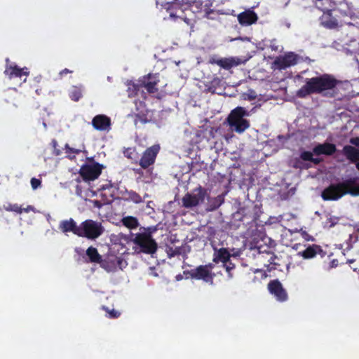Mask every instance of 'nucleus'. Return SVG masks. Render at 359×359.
I'll return each instance as SVG.
<instances>
[{"label": "nucleus", "mask_w": 359, "mask_h": 359, "mask_svg": "<svg viewBox=\"0 0 359 359\" xmlns=\"http://www.w3.org/2000/svg\"><path fill=\"white\" fill-rule=\"evenodd\" d=\"M127 93L129 97H133L138 95L139 93H141V96L144 100H146L147 97V93H145L142 89V86L140 85V79L137 81V83H135L133 81H127Z\"/></svg>", "instance_id": "nucleus-24"}, {"label": "nucleus", "mask_w": 359, "mask_h": 359, "mask_svg": "<svg viewBox=\"0 0 359 359\" xmlns=\"http://www.w3.org/2000/svg\"><path fill=\"white\" fill-rule=\"evenodd\" d=\"M358 231H359V229H358Z\"/></svg>", "instance_id": "nucleus-58"}, {"label": "nucleus", "mask_w": 359, "mask_h": 359, "mask_svg": "<svg viewBox=\"0 0 359 359\" xmlns=\"http://www.w3.org/2000/svg\"><path fill=\"white\" fill-rule=\"evenodd\" d=\"M244 61L238 57H219L217 55L210 56L208 63L211 65H217L221 68L229 70L230 69L237 67Z\"/></svg>", "instance_id": "nucleus-9"}, {"label": "nucleus", "mask_w": 359, "mask_h": 359, "mask_svg": "<svg viewBox=\"0 0 359 359\" xmlns=\"http://www.w3.org/2000/svg\"><path fill=\"white\" fill-rule=\"evenodd\" d=\"M134 151V149H131V148H128L125 151H124V154L125 156L128 158H132L131 157V154H133V152Z\"/></svg>", "instance_id": "nucleus-44"}, {"label": "nucleus", "mask_w": 359, "mask_h": 359, "mask_svg": "<svg viewBox=\"0 0 359 359\" xmlns=\"http://www.w3.org/2000/svg\"><path fill=\"white\" fill-rule=\"evenodd\" d=\"M337 11H326L320 18L321 25L328 29H334L338 27V20L333 13Z\"/></svg>", "instance_id": "nucleus-21"}, {"label": "nucleus", "mask_w": 359, "mask_h": 359, "mask_svg": "<svg viewBox=\"0 0 359 359\" xmlns=\"http://www.w3.org/2000/svg\"><path fill=\"white\" fill-rule=\"evenodd\" d=\"M86 255L89 259V262L91 263L99 264L102 259V256L99 254L97 248L93 246H90L86 250Z\"/></svg>", "instance_id": "nucleus-30"}, {"label": "nucleus", "mask_w": 359, "mask_h": 359, "mask_svg": "<svg viewBox=\"0 0 359 359\" xmlns=\"http://www.w3.org/2000/svg\"><path fill=\"white\" fill-rule=\"evenodd\" d=\"M343 153L346 158L353 163L359 161V149L353 146H344L343 148ZM356 168L359 170V162L356 163Z\"/></svg>", "instance_id": "nucleus-27"}, {"label": "nucleus", "mask_w": 359, "mask_h": 359, "mask_svg": "<svg viewBox=\"0 0 359 359\" xmlns=\"http://www.w3.org/2000/svg\"><path fill=\"white\" fill-rule=\"evenodd\" d=\"M65 151L67 154H69V157L70 158H72L73 157H75V154H79L81 152L80 149L72 148L69 147L68 144H65Z\"/></svg>", "instance_id": "nucleus-40"}, {"label": "nucleus", "mask_w": 359, "mask_h": 359, "mask_svg": "<svg viewBox=\"0 0 359 359\" xmlns=\"http://www.w3.org/2000/svg\"><path fill=\"white\" fill-rule=\"evenodd\" d=\"M268 290L274 295L277 301L283 302L287 299V292L278 279L271 280L268 283Z\"/></svg>", "instance_id": "nucleus-15"}, {"label": "nucleus", "mask_w": 359, "mask_h": 359, "mask_svg": "<svg viewBox=\"0 0 359 359\" xmlns=\"http://www.w3.org/2000/svg\"><path fill=\"white\" fill-rule=\"evenodd\" d=\"M133 242L140 248V251L143 253L152 255L157 250V243L150 233H137Z\"/></svg>", "instance_id": "nucleus-7"}, {"label": "nucleus", "mask_w": 359, "mask_h": 359, "mask_svg": "<svg viewBox=\"0 0 359 359\" xmlns=\"http://www.w3.org/2000/svg\"><path fill=\"white\" fill-rule=\"evenodd\" d=\"M123 224L130 229L136 228L139 223L136 217L133 216L125 217L122 219Z\"/></svg>", "instance_id": "nucleus-33"}, {"label": "nucleus", "mask_w": 359, "mask_h": 359, "mask_svg": "<svg viewBox=\"0 0 359 359\" xmlns=\"http://www.w3.org/2000/svg\"><path fill=\"white\" fill-rule=\"evenodd\" d=\"M177 1L179 5L174 6V4H172L170 10L166 11L169 13L171 18H180L188 22L189 18L186 12L189 11V1L184 2L183 0H177Z\"/></svg>", "instance_id": "nucleus-14"}, {"label": "nucleus", "mask_w": 359, "mask_h": 359, "mask_svg": "<svg viewBox=\"0 0 359 359\" xmlns=\"http://www.w3.org/2000/svg\"><path fill=\"white\" fill-rule=\"evenodd\" d=\"M142 168H137V169H135V173L137 174H142Z\"/></svg>", "instance_id": "nucleus-48"}, {"label": "nucleus", "mask_w": 359, "mask_h": 359, "mask_svg": "<svg viewBox=\"0 0 359 359\" xmlns=\"http://www.w3.org/2000/svg\"><path fill=\"white\" fill-rule=\"evenodd\" d=\"M179 254H180V252L179 250H176L174 252H172V253L171 254V256H174V255H179Z\"/></svg>", "instance_id": "nucleus-50"}, {"label": "nucleus", "mask_w": 359, "mask_h": 359, "mask_svg": "<svg viewBox=\"0 0 359 359\" xmlns=\"http://www.w3.org/2000/svg\"><path fill=\"white\" fill-rule=\"evenodd\" d=\"M214 0H193L189 1V11L194 13H203L206 14L213 6Z\"/></svg>", "instance_id": "nucleus-17"}, {"label": "nucleus", "mask_w": 359, "mask_h": 359, "mask_svg": "<svg viewBox=\"0 0 359 359\" xmlns=\"http://www.w3.org/2000/svg\"><path fill=\"white\" fill-rule=\"evenodd\" d=\"M111 119L106 115H96L92 120L93 128L100 131L109 130L111 126Z\"/></svg>", "instance_id": "nucleus-19"}, {"label": "nucleus", "mask_w": 359, "mask_h": 359, "mask_svg": "<svg viewBox=\"0 0 359 359\" xmlns=\"http://www.w3.org/2000/svg\"><path fill=\"white\" fill-rule=\"evenodd\" d=\"M69 96L73 101H79L83 96L82 89L80 87L73 86L69 91Z\"/></svg>", "instance_id": "nucleus-35"}, {"label": "nucleus", "mask_w": 359, "mask_h": 359, "mask_svg": "<svg viewBox=\"0 0 359 359\" xmlns=\"http://www.w3.org/2000/svg\"><path fill=\"white\" fill-rule=\"evenodd\" d=\"M35 79L37 81V82H39L40 79H41V76H37Z\"/></svg>", "instance_id": "nucleus-55"}, {"label": "nucleus", "mask_w": 359, "mask_h": 359, "mask_svg": "<svg viewBox=\"0 0 359 359\" xmlns=\"http://www.w3.org/2000/svg\"><path fill=\"white\" fill-rule=\"evenodd\" d=\"M172 4H174V6L179 5L177 0H165L162 2L161 6L165 10H170Z\"/></svg>", "instance_id": "nucleus-41"}, {"label": "nucleus", "mask_w": 359, "mask_h": 359, "mask_svg": "<svg viewBox=\"0 0 359 359\" xmlns=\"http://www.w3.org/2000/svg\"><path fill=\"white\" fill-rule=\"evenodd\" d=\"M123 259L120 257L110 255L104 259H101L99 263L100 266L107 272H114L118 268L121 269Z\"/></svg>", "instance_id": "nucleus-16"}, {"label": "nucleus", "mask_w": 359, "mask_h": 359, "mask_svg": "<svg viewBox=\"0 0 359 359\" xmlns=\"http://www.w3.org/2000/svg\"><path fill=\"white\" fill-rule=\"evenodd\" d=\"M315 6L323 11H337L334 8V3L332 0H313Z\"/></svg>", "instance_id": "nucleus-29"}, {"label": "nucleus", "mask_w": 359, "mask_h": 359, "mask_svg": "<svg viewBox=\"0 0 359 359\" xmlns=\"http://www.w3.org/2000/svg\"><path fill=\"white\" fill-rule=\"evenodd\" d=\"M160 151L159 144H154L148 147L143 153L139 161L141 168L147 169L153 165Z\"/></svg>", "instance_id": "nucleus-11"}, {"label": "nucleus", "mask_w": 359, "mask_h": 359, "mask_svg": "<svg viewBox=\"0 0 359 359\" xmlns=\"http://www.w3.org/2000/svg\"><path fill=\"white\" fill-rule=\"evenodd\" d=\"M52 143H53V147H55V146L57 145V141H56L55 140H53L52 141Z\"/></svg>", "instance_id": "nucleus-54"}, {"label": "nucleus", "mask_w": 359, "mask_h": 359, "mask_svg": "<svg viewBox=\"0 0 359 359\" xmlns=\"http://www.w3.org/2000/svg\"><path fill=\"white\" fill-rule=\"evenodd\" d=\"M325 254L321 246L318 245H311L308 246L304 250L299 252V255L305 259H309L315 257L318 254Z\"/></svg>", "instance_id": "nucleus-26"}, {"label": "nucleus", "mask_w": 359, "mask_h": 359, "mask_svg": "<svg viewBox=\"0 0 359 359\" xmlns=\"http://www.w3.org/2000/svg\"><path fill=\"white\" fill-rule=\"evenodd\" d=\"M159 77L158 74L149 73L140 78L142 88H144L147 93L153 95L152 96L158 100H161L163 97V94L158 92L157 85L159 83Z\"/></svg>", "instance_id": "nucleus-6"}, {"label": "nucleus", "mask_w": 359, "mask_h": 359, "mask_svg": "<svg viewBox=\"0 0 359 359\" xmlns=\"http://www.w3.org/2000/svg\"><path fill=\"white\" fill-rule=\"evenodd\" d=\"M339 265V262L337 259H332L330 262V268H335Z\"/></svg>", "instance_id": "nucleus-46"}, {"label": "nucleus", "mask_w": 359, "mask_h": 359, "mask_svg": "<svg viewBox=\"0 0 359 359\" xmlns=\"http://www.w3.org/2000/svg\"><path fill=\"white\" fill-rule=\"evenodd\" d=\"M267 255L269 256V258L268 259V264H264V266L267 268L269 271H271L272 269H275V266L277 265V264L275 262L276 259L277 258V256L271 252H268Z\"/></svg>", "instance_id": "nucleus-36"}, {"label": "nucleus", "mask_w": 359, "mask_h": 359, "mask_svg": "<svg viewBox=\"0 0 359 359\" xmlns=\"http://www.w3.org/2000/svg\"><path fill=\"white\" fill-rule=\"evenodd\" d=\"M41 89H36V93L37 95H40V94H41Z\"/></svg>", "instance_id": "nucleus-53"}, {"label": "nucleus", "mask_w": 359, "mask_h": 359, "mask_svg": "<svg viewBox=\"0 0 359 359\" xmlns=\"http://www.w3.org/2000/svg\"><path fill=\"white\" fill-rule=\"evenodd\" d=\"M358 180V177H351L341 182L330 184L323 191L322 198L324 201H337L346 194L353 196H359Z\"/></svg>", "instance_id": "nucleus-2"}, {"label": "nucleus", "mask_w": 359, "mask_h": 359, "mask_svg": "<svg viewBox=\"0 0 359 359\" xmlns=\"http://www.w3.org/2000/svg\"><path fill=\"white\" fill-rule=\"evenodd\" d=\"M258 20L257 15L250 10L245 11L238 15V20L243 26H248L255 23Z\"/></svg>", "instance_id": "nucleus-23"}, {"label": "nucleus", "mask_w": 359, "mask_h": 359, "mask_svg": "<svg viewBox=\"0 0 359 359\" xmlns=\"http://www.w3.org/2000/svg\"><path fill=\"white\" fill-rule=\"evenodd\" d=\"M300 59L301 57L297 53L287 52L283 56L276 57L273 65L279 70L286 69L288 67L296 65Z\"/></svg>", "instance_id": "nucleus-10"}, {"label": "nucleus", "mask_w": 359, "mask_h": 359, "mask_svg": "<svg viewBox=\"0 0 359 359\" xmlns=\"http://www.w3.org/2000/svg\"><path fill=\"white\" fill-rule=\"evenodd\" d=\"M337 151L336 145L332 143L325 142L323 144H318L313 149V152L315 155H327L332 156Z\"/></svg>", "instance_id": "nucleus-20"}, {"label": "nucleus", "mask_w": 359, "mask_h": 359, "mask_svg": "<svg viewBox=\"0 0 359 359\" xmlns=\"http://www.w3.org/2000/svg\"><path fill=\"white\" fill-rule=\"evenodd\" d=\"M4 74L11 79L13 78H20L22 76H27L29 72L28 71V68H20L18 65H14L6 66Z\"/></svg>", "instance_id": "nucleus-22"}, {"label": "nucleus", "mask_w": 359, "mask_h": 359, "mask_svg": "<svg viewBox=\"0 0 359 359\" xmlns=\"http://www.w3.org/2000/svg\"><path fill=\"white\" fill-rule=\"evenodd\" d=\"M4 209L7 211H13L17 212L18 214H21L22 212V208L19 206L18 204H11L8 203L7 205H4Z\"/></svg>", "instance_id": "nucleus-38"}, {"label": "nucleus", "mask_w": 359, "mask_h": 359, "mask_svg": "<svg viewBox=\"0 0 359 359\" xmlns=\"http://www.w3.org/2000/svg\"><path fill=\"white\" fill-rule=\"evenodd\" d=\"M354 262V259H348V260L347 261V262H348V263H352V262Z\"/></svg>", "instance_id": "nucleus-56"}, {"label": "nucleus", "mask_w": 359, "mask_h": 359, "mask_svg": "<svg viewBox=\"0 0 359 359\" xmlns=\"http://www.w3.org/2000/svg\"><path fill=\"white\" fill-rule=\"evenodd\" d=\"M250 112L243 107L232 109L226 118V122L232 131L238 134L244 133L250 126V122L246 118Z\"/></svg>", "instance_id": "nucleus-3"}, {"label": "nucleus", "mask_w": 359, "mask_h": 359, "mask_svg": "<svg viewBox=\"0 0 359 359\" xmlns=\"http://www.w3.org/2000/svg\"><path fill=\"white\" fill-rule=\"evenodd\" d=\"M334 222H331V223H330V224L329 225V226H330V227H332V226H334Z\"/></svg>", "instance_id": "nucleus-57"}, {"label": "nucleus", "mask_w": 359, "mask_h": 359, "mask_svg": "<svg viewBox=\"0 0 359 359\" xmlns=\"http://www.w3.org/2000/svg\"><path fill=\"white\" fill-rule=\"evenodd\" d=\"M224 267L225 268L226 271L229 273V276H231V274L230 273L231 271L235 268V264H233L230 260L228 262L223 263Z\"/></svg>", "instance_id": "nucleus-43"}, {"label": "nucleus", "mask_w": 359, "mask_h": 359, "mask_svg": "<svg viewBox=\"0 0 359 359\" xmlns=\"http://www.w3.org/2000/svg\"><path fill=\"white\" fill-rule=\"evenodd\" d=\"M104 231L101 222L93 219H86L79 225V236L90 240H95L103 233Z\"/></svg>", "instance_id": "nucleus-5"}, {"label": "nucleus", "mask_w": 359, "mask_h": 359, "mask_svg": "<svg viewBox=\"0 0 359 359\" xmlns=\"http://www.w3.org/2000/svg\"><path fill=\"white\" fill-rule=\"evenodd\" d=\"M95 205H96V206H97V207H100V206H101V203H100V202H99V201H95Z\"/></svg>", "instance_id": "nucleus-52"}, {"label": "nucleus", "mask_w": 359, "mask_h": 359, "mask_svg": "<svg viewBox=\"0 0 359 359\" xmlns=\"http://www.w3.org/2000/svg\"><path fill=\"white\" fill-rule=\"evenodd\" d=\"M219 11L212 7L208 10V11H206V14H204L203 17L210 20H216L219 18Z\"/></svg>", "instance_id": "nucleus-37"}, {"label": "nucleus", "mask_w": 359, "mask_h": 359, "mask_svg": "<svg viewBox=\"0 0 359 359\" xmlns=\"http://www.w3.org/2000/svg\"><path fill=\"white\" fill-rule=\"evenodd\" d=\"M350 142H351L352 144H353V145H355V146H356V147H359V137H353V138H351V139L350 140Z\"/></svg>", "instance_id": "nucleus-45"}, {"label": "nucleus", "mask_w": 359, "mask_h": 359, "mask_svg": "<svg viewBox=\"0 0 359 359\" xmlns=\"http://www.w3.org/2000/svg\"><path fill=\"white\" fill-rule=\"evenodd\" d=\"M30 182L33 189H36L41 185V180L35 177H32Z\"/></svg>", "instance_id": "nucleus-42"}, {"label": "nucleus", "mask_w": 359, "mask_h": 359, "mask_svg": "<svg viewBox=\"0 0 359 359\" xmlns=\"http://www.w3.org/2000/svg\"><path fill=\"white\" fill-rule=\"evenodd\" d=\"M313 152L304 151L301 153L300 158L303 161L312 162L315 165L320 164L323 161V159L320 158H313Z\"/></svg>", "instance_id": "nucleus-32"}, {"label": "nucleus", "mask_w": 359, "mask_h": 359, "mask_svg": "<svg viewBox=\"0 0 359 359\" xmlns=\"http://www.w3.org/2000/svg\"><path fill=\"white\" fill-rule=\"evenodd\" d=\"M113 188L111 184H104L100 189V196L104 198L103 201L104 203H108L112 201L113 194L109 193L110 189Z\"/></svg>", "instance_id": "nucleus-31"}, {"label": "nucleus", "mask_w": 359, "mask_h": 359, "mask_svg": "<svg viewBox=\"0 0 359 359\" xmlns=\"http://www.w3.org/2000/svg\"><path fill=\"white\" fill-rule=\"evenodd\" d=\"M214 266L212 263L199 265L193 269L184 271V274L187 276V278H190L194 280H203L212 285L215 276V274L212 272Z\"/></svg>", "instance_id": "nucleus-4"}, {"label": "nucleus", "mask_w": 359, "mask_h": 359, "mask_svg": "<svg viewBox=\"0 0 359 359\" xmlns=\"http://www.w3.org/2000/svg\"><path fill=\"white\" fill-rule=\"evenodd\" d=\"M126 196L128 201H132L135 203H140L143 201L141 196L133 190L126 191Z\"/></svg>", "instance_id": "nucleus-34"}, {"label": "nucleus", "mask_w": 359, "mask_h": 359, "mask_svg": "<svg viewBox=\"0 0 359 359\" xmlns=\"http://www.w3.org/2000/svg\"><path fill=\"white\" fill-rule=\"evenodd\" d=\"M136 106V113L135 114L134 123L137 125L138 123L142 124L147 123L149 121L147 113L148 110L146 107V104L143 101H135Z\"/></svg>", "instance_id": "nucleus-18"}, {"label": "nucleus", "mask_w": 359, "mask_h": 359, "mask_svg": "<svg viewBox=\"0 0 359 359\" xmlns=\"http://www.w3.org/2000/svg\"><path fill=\"white\" fill-rule=\"evenodd\" d=\"M59 229L63 233L72 232L79 236V225L78 226L72 218L61 221L59 224Z\"/></svg>", "instance_id": "nucleus-25"}, {"label": "nucleus", "mask_w": 359, "mask_h": 359, "mask_svg": "<svg viewBox=\"0 0 359 359\" xmlns=\"http://www.w3.org/2000/svg\"><path fill=\"white\" fill-rule=\"evenodd\" d=\"M207 191L205 189L199 187L193 194L187 193L182 198V205L185 208H191L203 203L205 201Z\"/></svg>", "instance_id": "nucleus-8"}, {"label": "nucleus", "mask_w": 359, "mask_h": 359, "mask_svg": "<svg viewBox=\"0 0 359 359\" xmlns=\"http://www.w3.org/2000/svg\"><path fill=\"white\" fill-rule=\"evenodd\" d=\"M339 82L333 76L327 74L307 79L305 84L297 90V96L304 98L311 94H320L334 89Z\"/></svg>", "instance_id": "nucleus-1"}, {"label": "nucleus", "mask_w": 359, "mask_h": 359, "mask_svg": "<svg viewBox=\"0 0 359 359\" xmlns=\"http://www.w3.org/2000/svg\"><path fill=\"white\" fill-rule=\"evenodd\" d=\"M238 214L242 215V217L239 220L247 224L252 223L257 224V220L259 218L261 210L260 208L257 205L251 207H243L240 209Z\"/></svg>", "instance_id": "nucleus-13"}, {"label": "nucleus", "mask_w": 359, "mask_h": 359, "mask_svg": "<svg viewBox=\"0 0 359 359\" xmlns=\"http://www.w3.org/2000/svg\"><path fill=\"white\" fill-rule=\"evenodd\" d=\"M177 280H181L182 279V276L181 274H179L176 276Z\"/></svg>", "instance_id": "nucleus-51"}, {"label": "nucleus", "mask_w": 359, "mask_h": 359, "mask_svg": "<svg viewBox=\"0 0 359 359\" xmlns=\"http://www.w3.org/2000/svg\"><path fill=\"white\" fill-rule=\"evenodd\" d=\"M212 261L218 264L219 262L226 263L230 260L231 254L226 248H222L220 249L215 248Z\"/></svg>", "instance_id": "nucleus-28"}, {"label": "nucleus", "mask_w": 359, "mask_h": 359, "mask_svg": "<svg viewBox=\"0 0 359 359\" xmlns=\"http://www.w3.org/2000/svg\"><path fill=\"white\" fill-rule=\"evenodd\" d=\"M29 209H32V206L29 205L27 208L22 209V211L28 212Z\"/></svg>", "instance_id": "nucleus-49"}, {"label": "nucleus", "mask_w": 359, "mask_h": 359, "mask_svg": "<svg viewBox=\"0 0 359 359\" xmlns=\"http://www.w3.org/2000/svg\"><path fill=\"white\" fill-rule=\"evenodd\" d=\"M102 309L107 312V316L109 318L114 319V318H118L121 316V313L115 309L109 310L106 306H102Z\"/></svg>", "instance_id": "nucleus-39"}, {"label": "nucleus", "mask_w": 359, "mask_h": 359, "mask_svg": "<svg viewBox=\"0 0 359 359\" xmlns=\"http://www.w3.org/2000/svg\"><path fill=\"white\" fill-rule=\"evenodd\" d=\"M73 72V71L72 70H69V69L67 68H65L64 69H62L60 72V76H63L65 74H67L68 73H72Z\"/></svg>", "instance_id": "nucleus-47"}, {"label": "nucleus", "mask_w": 359, "mask_h": 359, "mask_svg": "<svg viewBox=\"0 0 359 359\" xmlns=\"http://www.w3.org/2000/svg\"><path fill=\"white\" fill-rule=\"evenodd\" d=\"M103 168V165L95 162L85 164L81 167L79 174L85 180H94L100 175Z\"/></svg>", "instance_id": "nucleus-12"}]
</instances>
